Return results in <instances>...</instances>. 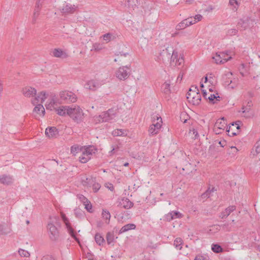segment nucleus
Segmentation results:
<instances>
[{
    "label": "nucleus",
    "instance_id": "e433bc0d",
    "mask_svg": "<svg viewBox=\"0 0 260 260\" xmlns=\"http://www.w3.org/2000/svg\"><path fill=\"white\" fill-rule=\"evenodd\" d=\"M182 244L183 240L180 238H177L174 242V245L175 246L176 248H177L179 250H181L182 249Z\"/></svg>",
    "mask_w": 260,
    "mask_h": 260
},
{
    "label": "nucleus",
    "instance_id": "de8ad7c7",
    "mask_svg": "<svg viewBox=\"0 0 260 260\" xmlns=\"http://www.w3.org/2000/svg\"><path fill=\"white\" fill-rule=\"evenodd\" d=\"M189 134L192 136V138L195 139L198 136V134L197 131L193 128L189 129Z\"/></svg>",
    "mask_w": 260,
    "mask_h": 260
},
{
    "label": "nucleus",
    "instance_id": "b1692460",
    "mask_svg": "<svg viewBox=\"0 0 260 260\" xmlns=\"http://www.w3.org/2000/svg\"><path fill=\"white\" fill-rule=\"evenodd\" d=\"M52 55L56 57L65 58L68 56L67 52L59 48L54 49L52 51Z\"/></svg>",
    "mask_w": 260,
    "mask_h": 260
},
{
    "label": "nucleus",
    "instance_id": "20e7f679",
    "mask_svg": "<svg viewBox=\"0 0 260 260\" xmlns=\"http://www.w3.org/2000/svg\"><path fill=\"white\" fill-rule=\"evenodd\" d=\"M114 61H120L130 57V49L123 44H118L114 48Z\"/></svg>",
    "mask_w": 260,
    "mask_h": 260
},
{
    "label": "nucleus",
    "instance_id": "58836bf2",
    "mask_svg": "<svg viewBox=\"0 0 260 260\" xmlns=\"http://www.w3.org/2000/svg\"><path fill=\"white\" fill-rule=\"evenodd\" d=\"M101 38L103 39L104 43H107L112 40V35L110 33L106 34L103 35Z\"/></svg>",
    "mask_w": 260,
    "mask_h": 260
},
{
    "label": "nucleus",
    "instance_id": "ddd939ff",
    "mask_svg": "<svg viewBox=\"0 0 260 260\" xmlns=\"http://www.w3.org/2000/svg\"><path fill=\"white\" fill-rule=\"evenodd\" d=\"M203 19V16L201 14H197L194 16L190 17L185 20L179 24V27H185L194 24L200 21Z\"/></svg>",
    "mask_w": 260,
    "mask_h": 260
},
{
    "label": "nucleus",
    "instance_id": "f257e3e1",
    "mask_svg": "<svg viewBox=\"0 0 260 260\" xmlns=\"http://www.w3.org/2000/svg\"><path fill=\"white\" fill-rule=\"evenodd\" d=\"M216 83L215 77L212 74H207L200 82V87L203 96L213 104L220 100L216 89Z\"/></svg>",
    "mask_w": 260,
    "mask_h": 260
},
{
    "label": "nucleus",
    "instance_id": "a18cd8bd",
    "mask_svg": "<svg viewBox=\"0 0 260 260\" xmlns=\"http://www.w3.org/2000/svg\"><path fill=\"white\" fill-rule=\"evenodd\" d=\"M18 253L19 255L22 257H27L30 255L29 253L27 251L22 249H19L18 250Z\"/></svg>",
    "mask_w": 260,
    "mask_h": 260
},
{
    "label": "nucleus",
    "instance_id": "8fccbe9b",
    "mask_svg": "<svg viewBox=\"0 0 260 260\" xmlns=\"http://www.w3.org/2000/svg\"><path fill=\"white\" fill-rule=\"evenodd\" d=\"M218 232V229H217V228L213 229H210L207 231V233H208L209 235H214V234H215V233H217Z\"/></svg>",
    "mask_w": 260,
    "mask_h": 260
},
{
    "label": "nucleus",
    "instance_id": "6ab92c4d",
    "mask_svg": "<svg viewBox=\"0 0 260 260\" xmlns=\"http://www.w3.org/2000/svg\"><path fill=\"white\" fill-rule=\"evenodd\" d=\"M239 124L237 123H232L226 128V132L229 136L232 137L237 135L239 132Z\"/></svg>",
    "mask_w": 260,
    "mask_h": 260
},
{
    "label": "nucleus",
    "instance_id": "423d86ee",
    "mask_svg": "<svg viewBox=\"0 0 260 260\" xmlns=\"http://www.w3.org/2000/svg\"><path fill=\"white\" fill-rule=\"evenodd\" d=\"M187 99L193 105H199L201 101V95L199 89L196 87H191L187 93Z\"/></svg>",
    "mask_w": 260,
    "mask_h": 260
},
{
    "label": "nucleus",
    "instance_id": "3c124183",
    "mask_svg": "<svg viewBox=\"0 0 260 260\" xmlns=\"http://www.w3.org/2000/svg\"><path fill=\"white\" fill-rule=\"evenodd\" d=\"M41 260H55V259L51 255H46L43 256Z\"/></svg>",
    "mask_w": 260,
    "mask_h": 260
},
{
    "label": "nucleus",
    "instance_id": "c756f323",
    "mask_svg": "<svg viewBox=\"0 0 260 260\" xmlns=\"http://www.w3.org/2000/svg\"><path fill=\"white\" fill-rule=\"evenodd\" d=\"M240 112L243 117L246 118H249L252 115L250 109L244 107L241 108Z\"/></svg>",
    "mask_w": 260,
    "mask_h": 260
},
{
    "label": "nucleus",
    "instance_id": "09e8293b",
    "mask_svg": "<svg viewBox=\"0 0 260 260\" xmlns=\"http://www.w3.org/2000/svg\"><path fill=\"white\" fill-rule=\"evenodd\" d=\"M11 232V229H0V235H5Z\"/></svg>",
    "mask_w": 260,
    "mask_h": 260
},
{
    "label": "nucleus",
    "instance_id": "9b49d317",
    "mask_svg": "<svg viewBox=\"0 0 260 260\" xmlns=\"http://www.w3.org/2000/svg\"><path fill=\"white\" fill-rule=\"evenodd\" d=\"M129 76V68L127 66H121L115 72V76L120 81L126 80Z\"/></svg>",
    "mask_w": 260,
    "mask_h": 260
},
{
    "label": "nucleus",
    "instance_id": "f03ea898",
    "mask_svg": "<svg viewBox=\"0 0 260 260\" xmlns=\"http://www.w3.org/2000/svg\"><path fill=\"white\" fill-rule=\"evenodd\" d=\"M71 153L74 155L79 154V160L81 163H86L91 158V155L96 152V149L92 146H73L71 148Z\"/></svg>",
    "mask_w": 260,
    "mask_h": 260
},
{
    "label": "nucleus",
    "instance_id": "864d4df0",
    "mask_svg": "<svg viewBox=\"0 0 260 260\" xmlns=\"http://www.w3.org/2000/svg\"><path fill=\"white\" fill-rule=\"evenodd\" d=\"M105 186L111 191H113L114 187L112 184L110 183H107L105 184Z\"/></svg>",
    "mask_w": 260,
    "mask_h": 260
},
{
    "label": "nucleus",
    "instance_id": "ea45409f",
    "mask_svg": "<svg viewBox=\"0 0 260 260\" xmlns=\"http://www.w3.org/2000/svg\"><path fill=\"white\" fill-rule=\"evenodd\" d=\"M106 240L108 244H111L114 240V236L113 233L108 232L106 235Z\"/></svg>",
    "mask_w": 260,
    "mask_h": 260
},
{
    "label": "nucleus",
    "instance_id": "13d9d810",
    "mask_svg": "<svg viewBox=\"0 0 260 260\" xmlns=\"http://www.w3.org/2000/svg\"><path fill=\"white\" fill-rule=\"evenodd\" d=\"M256 249L260 251V245H258L256 247Z\"/></svg>",
    "mask_w": 260,
    "mask_h": 260
},
{
    "label": "nucleus",
    "instance_id": "473e14b6",
    "mask_svg": "<svg viewBox=\"0 0 260 260\" xmlns=\"http://www.w3.org/2000/svg\"><path fill=\"white\" fill-rule=\"evenodd\" d=\"M253 155L260 159V141L256 143L255 150L252 152Z\"/></svg>",
    "mask_w": 260,
    "mask_h": 260
},
{
    "label": "nucleus",
    "instance_id": "1a4fd4ad",
    "mask_svg": "<svg viewBox=\"0 0 260 260\" xmlns=\"http://www.w3.org/2000/svg\"><path fill=\"white\" fill-rule=\"evenodd\" d=\"M162 119L160 116L155 115L153 117L152 124L150 126L148 132L151 135H155L157 134L161 126H162Z\"/></svg>",
    "mask_w": 260,
    "mask_h": 260
},
{
    "label": "nucleus",
    "instance_id": "cd10ccee",
    "mask_svg": "<svg viewBox=\"0 0 260 260\" xmlns=\"http://www.w3.org/2000/svg\"><path fill=\"white\" fill-rule=\"evenodd\" d=\"M235 210L236 207L235 206H230L227 207L222 212L220 216L222 218H225Z\"/></svg>",
    "mask_w": 260,
    "mask_h": 260
},
{
    "label": "nucleus",
    "instance_id": "7c9ffc66",
    "mask_svg": "<svg viewBox=\"0 0 260 260\" xmlns=\"http://www.w3.org/2000/svg\"><path fill=\"white\" fill-rule=\"evenodd\" d=\"M102 216L106 223H108L111 217L110 212L106 209H103L102 212Z\"/></svg>",
    "mask_w": 260,
    "mask_h": 260
},
{
    "label": "nucleus",
    "instance_id": "bf43d9fd",
    "mask_svg": "<svg viewBox=\"0 0 260 260\" xmlns=\"http://www.w3.org/2000/svg\"><path fill=\"white\" fill-rule=\"evenodd\" d=\"M128 165V162H126V163H125V164H124V166L125 167H127Z\"/></svg>",
    "mask_w": 260,
    "mask_h": 260
},
{
    "label": "nucleus",
    "instance_id": "a211bd4d",
    "mask_svg": "<svg viewBox=\"0 0 260 260\" xmlns=\"http://www.w3.org/2000/svg\"><path fill=\"white\" fill-rule=\"evenodd\" d=\"M47 110H55L57 107V103L56 98L54 96L50 95L47 102L45 105Z\"/></svg>",
    "mask_w": 260,
    "mask_h": 260
},
{
    "label": "nucleus",
    "instance_id": "aec40b11",
    "mask_svg": "<svg viewBox=\"0 0 260 260\" xmlns=\"http://www.w3.org/2000/svg\"><path fill=\"white\" fill-rule=\"evenodd\" d=\"M161 92L164 94L166 98L170 96L172 90L170 81H166L161 85Z\"/></svg>",
    "mask_w": 260,
    "mask_h": 260
},
{
    "label": "nucleus",
    "instance_id": "5fc2aeb1",
    "mask_svg": "<svg viewBox=\"0 0 260 260\" xmlns=\"http://www.w3.org/2000/svg\"><path fill=\"white\" fill-rule=\"evenodd\" d=\"M118 149V147L117 145H113L111 146V150L110 152L111 154H113L116 150Z\"/></svg>",
    "mask_w": 260,
    "mask_h": 260
},
{
    "label": "nucleus",
    "instance_id": "a878e982",
    "mask_svg": "<svg viewBox=\"0 0 260 260\" xmlns=\"http://www.w3.org/2000/svg\"><path fill=\"white\" fill-rule=\"evenodd\" d=\"M48 235L52 241L56 240L59 237L58 229H49Z\"/></svg>",
    "mask_w": 260,
    "mask_h": 260
},
{
    "label": "nucleus",
    "instance_id": "4d7b16f0",
    "mask_svg": "<svg viewBox=\"0 0 260 260\" xmlns=\"http://www.w3.org/2000/svg\"><path fill=\"white\" fill-rule=\"evenodd\" d=\"M131 229H121L119 230V232H118V234H121V233H123V232H125L127 231H128V230H131Z\"/></svg>",
    "mask_w": 260,
    "mask_h": 260
},
{
    "label": "nucleus",
    "instance_id": "f704fd0d",
    "mask_svg": "<svg viewBox=\"0 0 260 260\" xmlns=\"http://www.w3.org/2000/svg\"><path fill=\"white\" fill-rule=\"evenodd\" d=\"M94 239L96 243L100 246L103 245V244L105 242L104 238L100 234L98 233L95 234Z\"/></svg>",
    "mask_w": 260,
    "mask_h": 260
},
{
    "label": "nucleus",
    "instance_id": "bb28decb",
    "mask_svg": "<svg viewBox=\"0 0 260 260\" xmlns=\"http://www.w3.org/2000/svg\"><path fill=\"white\" fill-rule=\"evenodd\" d=\"M13 179L11 177L5 175L0 176V183L9 185L12 183Z\"/></svg>",
    "mask_w": 260,
    "mask_h": 260
},
{
    "label": "nucleus",
    "instance_id": "052dcab7",
    "mask_svg": "<svg viewBox=\"0 0 260 260\" xmlns=\"http://www.w3.org/2000/svg\"><path fill=\"white\" fill-rule=\"evenodd\" d=\"M193 0H187V2L191 3Z\"/></svg>",
    "mask_w": 260,
    "mask_h": 260
},
{
    "label": "nucleus",
    "instance_id": "4468645a",
    "mask_svg": "<svg viewBox=\"0 0 260 260\" xmlns=\"http://www.w3.org/2000/svg\"><path fill=\"white\" fill-rule=\"evenodd\" d=\"M226 121L224 118L217 119L214 124L213 130L216 134L222 133L226 127Z\"/></svg>",
    "mask_w": 260,
    "mask_h": 260
},
{
    "label": "nucleus",
    "instance_id": "4be33fe9",
    "mask_svg": "<svg viewBox=\"0 0 260 260\" xmlns=\"http://www.w3.org/2000/svg\"><path fill=\"white\" fill-rule=\"evenodd\" d=\"M79 199L83 204L85 206V208L88 212L90 213H92L93 212V210L92 209V205L90 202L83 195H80L79 196Z\"/></svg>",
    "mask_w": 260,
    "mask_h": 260
},
{
    "label": "nucleus",
    "instance_id": "6e6d98bb",
    "mask_svg": "<svg viewBox=\"0 0 260 260\" xmlns=\"http://www.w3.org/2000/svg\"><path fill=\"white\" fill-rule=\"evenodd\" d=\"M237 34V30L235 29H231L228 31V34L230 35H235Z\"/></svg>",
    "mask_w": 260,
    "mask_h": 260
},
{
    "label": "nucleus",
    "instance_id": "2eb2a0df",
    "mask_svg": "<svg viewBox=\"0 0 260 260\" xmlns=\"http://www.w3.org/2000/svg\"><path fill=\"white\" fill-rule=\"evenodd\" d=\"M35 106L32 111L34 116L37 119L43 118L45 114L44 107L41 104H37Z\"/></svg>",
    "mask_w": 260,
    "mask_h": 260
},
{
    "label": "nucleus",
    "instance_id": "5701e85b",
    "mask_svg": "<svg viewBox=\"0 0 260 260\" xmlns=\"http://www.w3.org/2000/svg\"><path fill=\"white\" fill-rule=\"evenodd\" d=\"M87 184L86 183H83L85 186L89 185L90 187H92L93 191L94 192H97L101 188V185L99 183L95 182L92 178H86Z\"/></svg>",
    "mask_w": 260,
    "mask_h": 260
},
{
    "label": "nucleus",
    "instance_id": "4c0bfd02",
    "mask_svg": "<svg viewBox=\"0 0 260 260\" xmlns=\"http://www.w3.org/2000/svg\"><path fill=\"white\" fill-rule=\"evenodd\" d=\"M134 74L133 76L134 77L135 79L137 80H140L142 79L143 77V72L142 70L141 69H138L137 72H136V70H134Z\"/></svg>",
    "mask_w": 260,
    "mask_h": 260
},
{
    "label": "nucleus",
    "instance_id": "c85d7f7f",
    "mask_svg": "<svg viewBox=\"0 0 260 260\" xmlns=\"http://www.w3.org/2000/svg\"><path fill=\"white\" fill-rule=\"evenodd\" d=\"M98 84L96 81L94 80H90L88 81L85 85V87L90 90H95L98 87Z\"/></svg>",
    "mask_w": 260,
    "mask_h": 260
},
{
    "label": "nucleus",
    "instance_id": "49530a36",
    "mask_svg": "<svg viewBox=\"0 0 260 260\" xmlns=\"http://www.w3.org/2000/svg\"><path fill=\"white\" fill-rule=\"evenodd\" d=\"M173 213L174 219L181 218L183 217V215L179 211H173Z\"/></svg>",
    "mask_w": 260,
    "mask_h": 260
},
{
    "label": "nucleus",
    "instance_id": "72a5a7b5",
    "mask_svg": "<svg viewBox=\"0 0 260 260\" xmlns=\"http://www.w3.org/2000/svg\"><path fill=\"white\" fill-rule=\"evenodd\" d=\"M69 234L76 240V241L80 244L79 238L77 237L75 229H67Z\"/></svg>",
    "mask_w": 260,
    "mask_h": 260
},
{
    "label": "nucleus",
    "instance_id": "412c9836",
    "mask_svg": "<svg viewBox=\"0 0 260 260\" xmlns=\"http://www.w3.org/2000/svg\"><path fill=\"white\" fill-rule=\"evenodd\" d=\"M71 106H60L57 107L55 110L56 113L61 116H69Z\"/></svg>",
    "mask_w": 260,
    "mask_h": 260
},
{
    "label": "nucleus",
    "instance_id": "c03bdc74",
    "mask_svg": "<svg viewBox=\"0 0 260 260\" xmlns=\"http://www.w3.org/2000/svg\"><path fill=\"white\" fill-rule=\"evenodd\" d=\"M174 216L173 211H171L168 214H166L164 217V220L166 221H171V220L174 219Z\"/></svg>",
    "mask_w": 260,
    "mask_h": 260
},
{
    "label": "nucleus",
    "instance_id": "603ef678",
    "mask_svg": "<svg viewBox=\"0 0 260 260\" xmlns=\"http://www.w3.org/2000/svg\"><path fill=\"white\" fill-rule=\"evenodd\" d=\"M194 260H208L207 257L202 255H198L196 256Z\"/></svg>",
    "mask_w": 260,
    "mask_h": 260
},
{
    "label": "nucleus",
    "instance_id": "6e6552de",
    "mask_svg": "<svg viewBox=\"0 0 260 260\" xmlns=\"http://www.w3.org/2000/svg\"><path fill=\"white\" fill-rule=\"evenodd\" d=\"M233 55L231 52H221L213 55L212 59L217 64H223L231 60Z\"/></svg>",
    "mask_w": 260,
    "mask_h": 260
},
{
    "label": "nucleus",
    "instance_id": "7ed1b4c3",
    "mask_svg": "<svg viewBox=\"0 0 260 260\" xmlns=\"http://www.w3.org/2000/svg\"><path fill=\"white\" fill-rule=\"evenodd\" d=\"M171 56L170 64L173 67H179L184 63L183 54L177 50H173L172 47H168L164 49L160 53L162 59Z\"/></svg>",
    "mask_w": 260,
    "mask_h": 260
},
{
    "label": "nucleus",
    "instance_id": "393cba45",
    "mask_svg": "<svg viewBox=\"0 0 260 260\" xmlns=\"http://www.w3.org/2000/svg\"><path fill=\"white\" fill-rule=\"evenodd\" d=\"M113 137H126L127 135V131L124 129H115L111 132Z\"/></svg>",
    "mask_w": 260,
    "mask_h": 260
},
{
    "label": "nucleus",
    "instance_id": "79ce46f5",
    "mask_svg": "<svg viewBox=\"0 0 260 260\" xmlns=\"http://www.w3.org/2000/svg\"><path fill=\"white\" fill-rule=\"evenodd\" d=\"M211 249L214 252L217 253L222 251V247L218 244H212Z\"/></svg>",
    "mask_w": 260,
    "mask_h": 260
},
{
    "label": "nucleus",
    "instance_id": "dca6fc26",
    "mask_svg": "<svg viewBox=\"0 0 260 260\" xmlns=\"http://www.w3.org/2000/svg\"><path fill=\"white\" fill-rule=\"evenodd\" d=\"M21 92L24 96L30 98L36 95L37 90L31 86H26L21 88Z\"/></svg>",
    "mask_w": 260,
    "mask_h": 260
},
{
    "label": "nucleus",
    "instance_id": "f8f14e48",
    "mask_svg": "<svg viewBox=\"0 0 260 260\" xmlns=\"http://www.w3.org/2000/svg\"><path fill=\"white\" fill-rule=\"evenodd\" d=\"M61 100L68 103H75L77 100V95L72 91L62 90L59 93Z\"/></svg>",
    "mask_w": 260,
    "mask_h": 260
},
{
    "label": "nucleus",
    "instance_id": "37998d69",
    "mask_svg": "<svg viewBox=\"0 0 260 260\" xmlns=\"http://www.w3.org/2000/svg\"><path fill=\"white\" fill-rule=\"evenodd\" d=\"M180 118L182 122L185 123L188 119V115L186 112H182L180 113Z\"/></svg>",
    "mask_w": 260,
    "mask_h": 260
},
{
    "label": "nucleus",
    "instance_id": "2f4dec72",
    "mask_svg": "<svg viewBox=\"0 0 260 260\" xmlns=\"http://www.w3.org/2000/svg\"><path fill=\"white\" fill-rule=\"evenodd\" d=\"M182 170L185 172L187 174L191 173L194 170V167L190 163H187L185 165Z\"/></svg>",
    "mask_w": 260,
    "mask_h": 260
},
{
    "label": "nucleus",
    "instance_id": "39448f33",
    "mask_svg": "<svg viewBox=\"0 0 260 260\" xmlns=\"http://www.w3.org/2000/svg\"><path fill=\"white\" fill-rule=\"evenodd\" d=\"M69 116L74 121L80 122L85 117V113L83 109L77 105L71 106Z\"/></svg>",
    "mask_w": 260,
    "mask_h": 260
},
{
    "label": "nucleus",
    "instance_id": "f3484780",
    "mask_svg": "<svg viewBox=\"0 0 260 260\" xmlns=\"http://www.w3.org/2000/svg\"><path fill=\"white\" fill-rule=\"evenodd\" d=\"M45 134L49 139H55L58 136L59 132L55 127L50 126L46 128Z\"/></svg>",
    "mask_w": 260,
    "mask_h": 260
},
{
    "label": "nucleus",
    "instance_id": "9d476101",
    "mask_svg": "<svg viewBox=\"0 0 260 260\" xmlns=\"http://www.w3.org/2000/svg\"><path fill=\"white\" fill-rule=\"evenodd\" d=\"M50 95V94L45 91H41L36 93L35 96L31 100V103L34 105L37 104H41L42 105L44 104L45 105V103L47 102Z\"/></svg>",
    "mask_w": 260,
    "mask_h": 260
},
{
    "label": "nucleus",
    "instance_id": "c9c22d12",
    "mask_svg": "<svg viewBox=\"0 0 260 260\" xmlns=\"http://www.w3.org/2000/svg\"><path fill=\"white\" fill-rule=\"evenodd\" d=\"M241 0H229V4L237 10L241 4Z\"/></svg>",
    "mask_w": 260,
    "mask_h": 260
},
{
    "label": "nucleus",
    "instance_id": "a19ab883",
    "mask_svg": "<svg viewBox=\"0 0 260 260\" xmlns=\"http://www.w3.org/2000/svg\"><path fill=\"white\" fill-rule=\"evenodd\" d=\"M122 205L126 209H129L133 206V203L127 199L122 200Z\"/></svg>",
    "mask_w": 260,
    "mask_h": 260
},
{
    "label": "nucleus",
    "instance_id": "0eeeda50",
    "mask_svg": "<svg viewBox=\"0 0 260 260\" xmlns=\"http://www.w3.org/2000/svg\"><path fill=\"white\" fill-rule=\"evenodd\" d=\"M115 117L113 111L109 110L95 116L93 117V121L95 124L101 123L112 120L114 119Z\"/></svg>",
    "mask_w": 260,
    "mask_h": 260
}]
</instances>
